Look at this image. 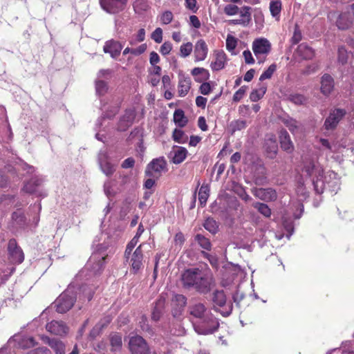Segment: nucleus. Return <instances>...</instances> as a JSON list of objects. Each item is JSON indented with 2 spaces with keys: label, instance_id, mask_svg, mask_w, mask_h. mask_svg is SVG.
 Returning <instances> with one entry per match:
<instances>
[{
  "label": "nucleus",
  "instance_id": "f257e3e1",
  "mask_svg": "<svg viewBox=\"0 0 354 354\" xmlns=\"http://www.w3.org/2000/svg\"><path fill=\"white\" fill-rule=\"evenodd\" d=\"M183 287L187 290H194L201 294L209 292L215 286L212 274L203 272L199 268H189L181 274Z\"/></svg>",
  "mask_w": 354,
  "mask_h": 354
},
{
  "label": "nucleus",
  "instance_id": "f03ea898",
  "mask_svg": "<svg viewBox=\"0 0 354 354\" xmlns=\"http://www.w3.org/2000/svg\"><path fill=\"white\" fill-rule=\"evenodd\" d=\"M189 313L192 316L200 319L202 325L194 326L198 334L208 335L214 333L219 326L218 319L209 311L202 303L195 304L189 307Z\"/></svg>",
  "mask_w": 354,
  "mask_h": 354
},
{
  "label": "nucleus",
  "instance_id": "7ed1b4c3",
  "mask_svg": "<svg viewBox=\"0 0 354 354\" xmlns=\"http://www.w3.org/2000/svg\"><path fill=\"white\" fill-rule=\"evenodd\" d=\"M303 171L310 177H313V185L317 194H322L324 189V183L322 180L324 169L313 158H306L304 161Z\"/></svg>",
  "mask_w": 354,
  "mask_h": 354
},
{
  "label": "nucleus",
  "instance_id": "20e7f679",
  "mask_svg": "<svg viewBox=\"0 0 354 354\" xmlns=\"http://www.w3.org/2000/svg\"><path fill=\"white\" fill-rule=\"evenodd\" d=\"M167 164L163 157L152 160L147 166L145 175L148 177L160 178L167 171Z\"/></svg>",
  "mask_w": 354,
  "mask_h": 354
},
{
  "label": "nucleus",
  "instance_id": "39448f33",
  "mask_svg": "<svg viewBox=\"0 0 354 354\" xmlns=\"http://www.w3.org/2000/svg\"><path fill=\"white\" fill-rule=\"evenodd\" d=\"M128 348L131 354H150L147 342L142 337L138 335L130 337Z\"/></svg>",
  "mask_w": 354,
  "mask_h": 354
},
{
  "label": "nucleus",
  "instance_id": "423d86ee",
  "mask_svg": "<svg viewBox=\"0 0 354 354\" xmlns=\"http://www.w3.org/2000/svg\"><path fill=\"white\" fill-rule=\"evenodd\" d=\"M75 301V297L73 292L69 290L62 292L55 302L57 312L59 313L67 312L73 307Z\"/></svg>",
  "mask_w": 354,
  "mask_h": 354
},
{
  "label": "nucleus",
  "instance_id": "0eeeda50",
  "mask_svg": "<svg viewBox=\"0 0 354 354\" xmlns=\"http://www.w3.org/2000/svg\"><path fill=\"white\" fill-rule=\"evenodd\" d=\"M271 50V44L266 38H259L254 40L252 42V50L259 59V63L261 64L263 60L260 59L261 55L266 56Z\"/></svg>",
  "mask_w": 354,
  "mask_h": 354
},
{
  "label": "nucleus",
  "instance_id": "6e6552de",
  "mask_svg": "<svg viewBox=\"0 0 354 354\" xmlns=\"http://www.w3.org/2000/svg\"><path fill=\"white\" fill-rule=\"evenodd\" d=\"M346 113V111L344 109H335L332 110L324 122V127L325 129L334 130Z\"/></svg>",
  "mask_w": 354,
  "mask_h": 354
},
{
  "label": "nucleus",
  "instance_id": "1a4fd4ad",
  "mask_svg": "<svg viewBox=\"0 0 354 354\" xmlns=\"http://www.w3.org/2000/svg\"><path fill=\"white\" fill-rule=\"evenodd\" d=\"M127 0H100L102 8L110 14H115L123 10Z\"/></svg>",
  "mask_w": 354,
  "mask_h": 354
},
{
  "label": "nucleus",
  "instance_id": "9d476101",
  "mask_svg": "<svg viewBox=\"0 0 354 354\" xmlns=\"http://www.w3.org/2000/svg\"><path fill=\"white\" fill-rule=\"evenodd\" d=\"M8 251L10 261L14 263L19 264L24 259L22 250L17 245L15 239H10L8 245Z\"/></svg>",
  "mask_w": 354,
  "mask_h": 354
},
{
  "label": "nucleus",
  "instance_id": "9b49d317",
  "mask_svg": "<svg viewBox=\"0 0 354 354\" xmlns=\"http://www.w3.org/2000/svg\"><path fill=\"white\" fill-rule=\"evenodd\" d=\"M105 256L100 253H93L89 258L86 266L95 274H99L104 269Z\"/></svg>",
  "mask_w": 354,
  "mask_h": 354
},
{
  "label": "nucleus",
  "instance_id": "f8f14e48",
  "mask_svg": "<svg viewBox=\"0 0 354 354\" xmlns=\"http://www.w3.org/2000/svg\"><path fill=\"white\" fill-rule=\"evenodd\" d=\"M142 246V244H140L131 256L130 265L134 273H137L143 268V251Z\"/></svg>",
  "mask_w": 354,
  "mask_h": 354
},
{
  "label": "nucleus",
  "instance_id": "ddd939ff",
  "mask_svg": "<svg viewBox=\"0 0 354 354\" xmlns=\"http://www.w3.org/2000/svg\"><path fill=\"white\" fill-rule=\"evenodd\" d=\"M123 45L118 41L110 39L104 43L103 51L109 53L113 59H116L120 55Z\"/></svg>",
  "mask_w": 354,
  "mask_h": 354
},
{
  "label": "nucleus",
  "instance_id": "4468645a",
  "mask_svg": "<svg viewBox=\"0 0 354 354\" xmlns=\"http://www.w3.org/2000/svg\"><path fill=\"white\" fill-rule=\"evenodd\" d=\"M46 330L55 335H65L68 332V327L62 321L53 320L46 326Z\"/></svg>",
  "mask_w": 354,
  "mask_h": 354
},
{
  "label": "nucleus",
  "instance_id": "2eb2a0df",
  "mask_svg": "<svg viewBox=\"0 0 354 354\" xmlns=\"http://www.w3.org/2000/svg\"><path fill=\"white\" fill-rule=\"evenodd\" d=\"M252 192L255 197L262 201H274L277 198L276 191L272 188H254Z\"/></svg>",
  "mask_w": 354,
  "mask_h": 354
},
{
  "label": "nucleus",
  "instance_id": "dca6fc26",
  "mask_svg": "<svg viewBox=\"0 0 354 354\" xmlns=\"http://www.w3.org/2000/svg\"><path fill=\"white\" fill-rule=\"evenodd\" d=\"M208 53V47L203 39H199L195 44L194 48V55L195 62L203 61L206 59Z\"/></svg>",
  "mask_w": 354,
  "mask_h": 354
},
{
  "label": "nucleus",
  "instance_id": "f3484780",
  "mask_svg": "<svg viewBox=\"0 0 354 354\" xmlns=\"http://www.w3.org/2000/svg\"><path fill=\"white\" fill-rule=\"evenodd\" d=\"M264 147L268 156L274 158L278 151V145L274 135H268L265 140Z\"/></svg>",
  "mask_w": 354,
  "mask_h": 354
},
{
  "label": "nucleus",
  "instance_id": "a211bd4d",
  "mask_svg": "<svg viewBox=\"0 0 354 354\" xmlns=\"http://www.w3.org/2000/svg\"><path fill=\"white\" fill-rule=\"evenodd\" d=\"M214 60L212 62L210 67L212 71H220L225 68L227 62V55L223 50H214Z\"/></svg>",
  "mask_w": 354,
  "mask_h": 354
},
{
  "label": "nucleus",
  "instance_id": "6ab92c4d",
  "mask_svg": "<svg viewBox=\"0 0 354 354\" xmlns=\"http://www.w3.org/2000/svg\"><path fill=\"white\" fill-rule=\"evenodd\" d=\"M98 161L100 167L104 174L109 176L114 173L115 170V167L108 161L106 153L100 152L98 155Z\"/></svg>",
  "mask_w": 354,
  "mask_h": 354
},
{
  "label": "nucleus",
  "instance_id": "aec40b11",
  "mask_svg": "<svg viewBox=\"0 0 354 354\" xmlns=\"http://www.w3.org/2000/svg\"><path fill=\"white\" fill-rule=\"evenodd\" d=\"M353 24V17L351 12L347 9L346 11L340 13L336 21V26L340 30H346Z\"/></svg>",
  "mask_w": 354,
  "mask_h": 354
},
{
  "label": "nucleus",
  "instance_id": "412c9836",
  "mask_svg": "<svg viewBox=\"0 0 354 354\" xmlns=\"http://www.w3.org/2000/svg\"><path fill=\"white\" fill-rule=\"evenodd\" d=\"M187 298L180 294L175 295L171 299V306L174 308V317L180 315L186 306Z\"/></svg>",
  "mask_w": 354,
  "mask_h": 354
},
{
  "label": "nucleus",
  "instance_id": "4be33fe9",
  "mask_svg": "<svg viewBox=\"0 0 354 354\" xmlns=\"http://www.w3.org/2000/svg\"><path fill=\"white\" fill-rule=\"evenodd\" d=\"M251 8L249 6H243L240 11L241 18L237 19H232L229 21L230 24L232 25H242L247 26L251 21Z\"/></svg>",
  "mask_w": 354,
  "mask_h": 354
},
{
  "label": "nucleus",
  "instance_id": "5701e85b",
  "mask_svg": "<svg viewBox=\"0 0 354 354\" xmlns=\"http://www.w3.org/2000/svg\"><path fill=\"white\" fill-rule=\"evenodd\" d=\"M136 117L135 111L133 109H128L125 111L124 114L121 118L118 129L120 131H125L129 127H130L134 120Z\"/></svg>",
  "mask_w": 354,
  "mask_h": 354
},
{
  "label": "nucleus",
  "instance_id": "b1692460",
  "mask_svg": "<svg viewBox=\"0 0 354 354\" xmlns=\"http://www.w3.org/2000/svg\"><path fill=\"white\" fill-rule=\"evenodd\" d=\"M279 140L281 147L287 153H292L294 150V145L290 140V137L286 130L283 129L279 133Z\"/></svg>",
  "mask_w": 354,
  "mask_h": 354
},
{
  "label": "nucleus",
  "instance_id": "393cba45",
  "mask_svg": "<svg viewBox=\"0 0 354 354\" xmlns=\"http://www.w3.org/2000/svg\"><path fill=\"white\" fill-rule=\"evenodd\" d=\"M42 339L56 354H65V344L62 341L55 338L50 339L48 337H43Z\"/></svg>",
  "mask_w": 354,
  "mask_h": 354
},
{
  "label": "nucleus",
  "instance_id": "a878e982",
  "mask_svg": "<svg viewBox=\"0 0 354 354\" xmlns=\"http://www.w3.org/2000/svg\"><path fill=\"white\" fill-rule=\"evenodd\" d=\"M192 81L189 77L181 76L178 84V94L179 97H185L191 88Z\"/></svg>",
  "mask_w": 354,
  "mask_h": 354
},
{
  "label": "nucleus",
  "instance_id": "bb28decb",
  "mask_svg": "<svg viewBox=\"0 0 354 354\" xmlns=\"http://www.w3.org/2000/svg\"><path fill=\"white\" fill-rule=\"evenodd\" d=\"M282 122L293 134L301 132L304 129L303 124L292 118H284Z\"/></svg>",
  "mask_w": 354,
  "mask_h": 354
},
{
  "label": "nucleus",
  "instance_id": "cd10ccee",
  "mask_svg": "<svg viewBox=\"0 0 354 354\" xmlns=\"http://www.w3.org/2000/svg\"><path fill=\"white\" fill-rule=\"evenodd\" d=\"M334 88V81L333 77L328 75L324 74L322 77L321 81V91L323 94L329 95Z\"/></svg>",
  "mask_w": 354,
  "mask_h": 354
},
{
  "label": "nucleus",
  "instance_id": "c85d7f7f",
  "mask_svg": "<svg viewBox=\"0 0 354 354\" xmlns=\"http://www.w3.org/2000/svg\"><path fill=\"white\" fill-rule=\"evenodd\" d=\"M297 53L304 59H311L315 56L313 48L306 43H302L298 46Z\"/></svg>",
  "mask_w": 354,
  "mask_h": 354
},
{
  "label": "nucleus",
  "instance_id": "c756f323",
  "mask_svg": "<svg viewBox=\"0 0 354 354\" xmlns=\"http://www.w3.org/2000/svg\"><path fill=\"white\" fill-rule=\"evenodd\" d=\"M173 153L172 162L174 164H180L185 160L188 151L186 148L183 147L174 146L173 147Z\"/></svg>",
  "mask_w": 354,
  "mask_h": 354
},
{
  "label": "nucleus",
  "instance_id": "7c9ffc66",
  "mask_svg": "<svg viewBox=\"0 0 354 354\" xmlns=\"http://www.w3.org/2000/svg\"><path fill=\"white\" fill-rule=\"evenodd\" d=\"M43 179L39 177H35L30 180L24 186V191L29 193L33 194L35 193L37 190V188L42 184Z\"/></svg>",
  "mask_w": 354,
  "mask_h": 354
},
{
  "label": "nucleus",
  "instance_id": "2f4dec72",
  "mask_svg": "<svg viewBox=\"0 0 354 354\" xmlns=\"http://www.w3.org/2000/svg\"><path fill=\"white\" fill-rule=\"evenodd\" d=\"M191 73L198 82H201L209 78V71L204 68L196 67L192 70Z\"/></svg>",
  "mask_w": 354,
  "mask_h": 354
},
{
  "label": "nucleus",
  "instance_id": "473e14b6",
  "mask_svg": "<svg viewBox=\"0 0 354 354\" xmlns=\"http://www.w3.org/2000/svg\"><path fill=\"white\" fill-rule=\"evenodd\" d=\"M212 302L214 304V308L216 309V306L222 307L226 304V296L223 290H215L212 295Z\"/></svg>",
  "mask_w": 354,
  "mask_h": 354
},
{
  "label": "nucleus",
  "instance_id": "72a5a7b5",
  "mask_svg": "<svg viewBox=\"0 0 354 354\" xmlns=\"http://www.w3.org/2000/svg\"><path fill=\"white\" fill-rule=\"evenodd\" d=\"M110 344L112 351H120L122 348V335L119 333L111 334L110 335Z\"/></svg>",
  "mask_w": 354,
  "mask_h": 354
},
{
  "label": "nucleus",
  "instance_id": "f704fd0d",
  "mask_svg": "<svg viewBox=\"0 0 354 354\" xmlns=\"http://www.w3.org/2000/svg\"><path fill=\"white\" fill-rule=\"evenodd\" d=\"M174 122L179 127H184L188 122V120L185 115L182 109H176L174 113Z\"/></svg>",
  "mask_w": 354,
  "mask_h": 354
},
{
  "label": "nucleus",
  "instance_id": "c9c22d12",
  "mask_svg": "<svg viewBox=\"0 0 354 354\" xmlns=\"http://www.w3.org/2000/svg\"><path fill=\"white\" fill-rule=\"evenodd\" d=\"M209 196V188L207 185H203L198 192V201L202 207L206 205Z\"/></svg>",
  "mask_w": 354,
  "mask_h": 354
},
{
  "label": "nucleus",
  "instance_id": "e433bc0d",
  "mask_svg": "<svg viewBox=\"0 0 354 354\" xmlns=\"http://www.w3.org/2000/svg\"><path fill=\"white\" fill-rule=\"evenodd\" d=\"M281 1L280 0L272 1L270 3V11L273 17H279L281 11Z\"/></svg>",
  "mask_w": 354,
  "mask_h": 354
},
{
  "label": "nucleus",
  "instance_id": "4c0bfd02",
  "mask_svg": "<svg viewBox=\"0 0 354 354\" xmlns=\"http://www.w3.org/2000/svg\"><path fill=\"white\" fill-rule=\"evenodd\" d=\"M174 140L180 144H185L188 141V136L180 129H175L173 131Z\"/></svg>",
  "mask_w": 354,
  "mask_h": 354
},
{
  "label": "nucleus",
  "instance_id": "58836bf2",
  "mask_svg": "<svg viewBox=\"0 0 354 354\" xmlns=\"http://www.w3.org/2000/svg\"><path fill=\"white\" fill-rule=\"evenodd\" d=\"M109 322L110 319L107 318L104 322L102 323V322H100L98 324H97L89 333V337L91 339H94L96 337H97L100 335L102 329Z\"/></svg>",
  "mask_w": 354,
  "mask_h": 354
},
{
  "label": "nucleus",
  "instance_id": "ea45409f",
  "mask_svg": "<svg viewBox=\"0 0 354 354\" xmlns=\"http://www.w3.org/2000/svg\"><path fill=\"white\" fill-rule=\"evenodd\" d=\"M164 301L159 299L156 302V305L153 309L151 318L153 320L157 322L160 319L162 315V309L163 308Z\"/></svg>",
  "mask_w": 354,
  "mask_h": 354
},
{
  "label": "nucleus",
  "instance_id": "a19ab883",
  "mask_svg": "<svg viewBox=\"0 0 354 354\" xmlns=\"http://www.w3.org/2000/svg\"><path fill=\"white\" fill-rule=\"evenodd\" d=\"M140 236V233H136V234L133 236V238L129 242L126 247V250L124 252V257L127 259H129L131 254V252L133 248L136 247L137 243H138L139 238Z\"/></svg>",
  "mask_w": 354,
  "mask_h": 354
},
{
  "label": "nucleus",
  "instance_id": "79ce46f5",
  "mask_svg": "<svg viewBox=\"0 0 354 354\" xmlns=\"http://www.w3.org/2000/svg\"><path fill=\"white\" fill-rule=\"evenodd\" d=\"M288 100L296 105H304L307 103V98L299 93H292L288 97Z\"/></svg>",
  "mask_w": 354,
  "mask_h": 354
},
{
  "label": "nucleus",
  "instance_id": "37998d69",
  "mask_svg": "<svg viewBox=\"0 0 354 354\" xmlns=\"http://www.w3.org/2000/svg\"><path fill=\"white\" fill-rule=\"evenodd\" d=\"M253 206L258 210L260 214H261L265 217L269 218L271 216V209L268 205L257 202L254 203Z\"/></svg>",
  "mask_w": 354,
  "mask_h": 354
},
{
  "label": "nucleus",
  "instance_id": "c03bdc74",
  "mask_svg": "<svg viewBox=\"0 0 354 354\" xmlns=\"http://www.w3.org/2000/svg\"><path fill=\"white\" fill-rule=\"evenodd\" d=\"M246 121L243 120H235L232 121L230 124V129L232 131V133H234L235 131L244 129L246 128Z\"/></svg>",
  "mask_w": 354,
  "mask_h": 354
},
{
  "label": "nucleus",
  "instance_id": "a18cd8bd",
  "mask_svg": "<svg viewBox=\"0 0 354 354\" xmlns=\"http://www.w3.org/2000/svg\"><path fill=\"white\" fill-rule=\"evenodd\" d=\"M95 91L99 95H104L108 91V84L102 80H95Z\"/></svg>",
  "mask_w": 354,
  "mask_h": 354
},
{
  "label": "nucleus",
  "instance_id": "49530a36",
  "mask_svg": "<svg viewBox=\"0 0 354 354\" xmlns=\"http://www.w3.org/2000/svg\"><path fill=\"white\" fill-rule=\"evenodd\" d=\"M195 240L198 242V243L202 248L209 251L211 250L212 244L209 240L207 238L205 237L203 235L197 234L195 236Z\"/></svg>",
  "mask_w": 354,
  "mask_h": 354
},
{
  "label": "nucleus",
  "instance_id": "de8ad7c7",
  "mask_svg": "<svg viewBox=\"0 0 354 354\" xmlns=\"http://www.w3.org/2000/svg\"><path fill=\"white\" fill-rule=\"evenodd\" d=\"M266 92V87L261 86L259 89L254 90L250 95V99L252 102H257L263 97Z\"/></svg>",
  "mask_w": 354,
  "mask_h": 354
},
{
  "label": "nucleus",
  "instance_id": "09e8293b",
  "mask_svg": "<svg viewBox=\"0 0 354 354\" xmlns=\"http://www.w3.org/2000/svg\"><path fill=\"white\" fill-rule=\"evenodd\" d=\"M203 226L207 230H208L212 234H215L218 228V225L216 221H214L212 218H208L207 220H205Z\"/></svg>",
  "mask_w": 354,
  "mask_h": 354
},
{
  "label": "nucleus",
  "instance_id": "8fccbe9b",
  "mask_svg": "<svg viewBox=\"0 0 354 354\" xmlns=\"http://www.w3.org/2000/svg\"><path fill=\"white\" fill-rule=\"evenodd\" d=\"M193 50V45L191 42L183 44L180 47V55L182 57H188Z\"/></svg>",
  "mask_w": 354,
  "mask_h": 354
},
{
  "label": "nucleus",
  "instance_id": "3c124183",
  "mask_svg": "<svg viewBox=\"0 0 354 354\" xmlns=\"http://www.w3.org/2000/svg\"><path fill=\"white\" fill-rule=\"evenodd\" d=\"M348 59V54L344 47L340 46L338 48L337 52V60L338 62L342 65L345 64Z\"/></svg>",
  "mask_w": 354,
  "mask_h": 354
},
{
  "label": "nucleus",
  "instance_id": "603ef678",
  "mask_svg": "<svg viewBox=\"0 0 354 354\" xmlns=\"http://www.w3.org/2000/svg\"><path fill=\"white\" fill-rule=\"evenodd\" d=\"M276 69H277V65L275 64H271L268 67V68L261 75V76L259 77V80L263 81L265 80L271 78V77L272 76V75H273L274 72L276 71Z\"/></svg>",
  "mask_w": 354,
  "mask_h": 354
},
{
  "label": "nucleus",
  "instance_id": "864d4df0",
  "mask_svg": "<svg viewBox=\"0 0 354 354\" xmlns=\"http://www.w3.org/2000/svg\"><path fill=\"white\" fill-rule=\"evenodd\" d=\"M237 39L232 36L227 35L226 39V48L230 52H232L236 47Z\"/></svg>",
  "mask_w": 354,
  "mask_h": 354
},
{
  "label": "nucleus",
  "instance_id": "5fc2aeb1",
  "mask_svg": "<svg viewBox=\"0 0 354 354\" xmlns=\"http://www.w3.org/2000/svg\"><path fill=\"white\" fill-rule=\"evenodd\" d=\"M224 12L229 16L235 15L239 12V8L233 4H227L224 8Z\"/></svg>",
  "mask_w": 354,
  "mask_h": 354
},
{
  "label": "nucleus",
  "instance_id": "6e6d98bb",
  "mask_svg": "<svg viewBox=\"0 0 354 354\" xmlns=\"http://www.w3.org/2000/svg\"><path fill=\"white\" fill-rule=\"evenodd\" d=\"M247 88L248 86H243L237 91H236L233 95V101L239 102L245 95Z\"/></svg>",
  "mask_w": 354,
  "mask_h": 354
},
{
  "label": "nucleus",
  "instance_id": "4d7b16f0",
  "mask_svg": "<svg viewBox=\"0 0 354 354\" xmlns=\"http://www.w3.org/2000/svg\"><path fill=\"white\" fill-rule=\"evenodd\" d=\"M235 192L245 202L250 201L252 198L246 193L245 189L242 187H238L235 190Z\"/></svg>",
  "mask_w": 354,
  "mask_h": 354
},
{
  "label": "nucleus",
  "instance_id": "13d9d810",
  "mask_svg": "<svg viewBox=\"0 0 354 354\" xmlns=\"http://www.w3.org/2000/svg\"><path fill=\"white\" fill-rule=\"evenodd\" d=\"M173 14L171 11H165L164 12L161 17L160 21L162 24H169L173 19Z\"/></svg>",
  "mask_w": 354,
  "mask_h": 354
},
{
  "label": "nucleus",
  "instance_id": "bf43d9fd",
  "mask_svg": "<svg viewBox=\"0 0 354 354\" xmlns=\"http://www.w3.org/2000/svg\"><path fill=\"white\" fill-rule=\"evenodd\" d=\"M151 39L156 43L160 44L162 41V30L157 28L151 34Z\"/></svg>",
  "mask_w": 354,
  "mask_h": 354
},
{
  "label": "nucleus",
  "instance_id": "052dcab7",
  "mask_svg": "<svg viewBox=\"0 0 354 354\" xmlns=\"http://www.w3.org/2000/svg\"><path fill=\"white\" fill-rule=\"evenodd\" d=\"M119 104L120 102L116 106H114L111 110H107L105 106H104L103 109L106 111L104 116L107 118H111L115 115L119 110Z\"/></svg>",
  "mask_w": 354,
  "mask_h": 354
},
{
  "label": "nucleus",
  "instance_id": "680f3d73",
  "mask_svg": "<svg viewBox=\"0 0 354 354\" xmlns=\"http://www.w3.org/2000/svg\"><path fill=\"white\" fill-rule=\"evenodd\" d=\"M212 88L209 82L203 83L199 88L201 94L206 95L211 93Z\"/></svg>",
  "mask_w": 354,
  "mask_h": 354
},
{
  "label": "nucleus",
  "instance_id": "e2e57ef3",
  "mask_svg": "<svg viewBox=\"0 0 354 354\" xmlns=\"http://www.w3.org/2000/svg\"><path fill=\"white\" fill-rule=\"evenodd\" d=\"M172 49V45L170 42L167 41L165 42L161 46L160 49V52L163 55H168Z\"/></svg>",
  "mask_w": 354,
  "mask_h": 354
},
{
  "label": "nucleus",
  "instance_id": "0e129e2a",
  "mask_svg": "<svg viewBox=\"0 0 354 354\" xmlns=\"http://www.w3.org/2000/svg\"><path fill=\"white\" fill-rule=\"evenodd\" d=\"M112 74V70L111 69H101L97 73V80H101L102 78L108 79Z\"/></svg>",
  "mask_w": 354,
  "mask_h": 354
},
{
  "label": "nucleus",
  "instance_id": "69168bd1",
  "mask_svg": "<svg viewBox=\"0 0 354 354\" xmlns=\"http://www.w3.org/2000/svg\"><path fill=\"white\" fill-rule=\"evenodd\" d=\"M27 354H52L46 347H39L29 351Z\"/></svg>",
  "mask_w": 354,
  "mask_h": 354
},
{
  "label": "nucleus",
  "instance_id": "338daca9",
  "mask_svg": "<svg viewBox=\"0 0 354 354\" xmlns=\"http://www.w3.org/2000/svg\"><path fill=\"white\" fill-rule=\"evenodd\" d=\"M243 55L246 64H253L254 63V59L253 58L252 55L249 50H244L243 52Z\"/></svg>",
  "mask_w": 354,
  "mask_h": 354
},
{
  "label": "nucleus",
  "instance_id": "774afa93",
  "mask_svg": "<svg viewBox=\"0 0 354 354\" xmlns=\"http://www.w3.org/2000/svg\"><path fill=\"white\" fill-rule=\"evenodd\" d=\"M147 48L146 44H142L136 48H133V55L138 56L144 53Z\"/></svg>",
  "mask_w": 354,
  "mask_h": 354
}]
</instances>
